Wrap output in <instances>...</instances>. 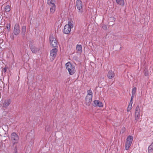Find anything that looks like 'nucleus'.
Wrapping results in <instances>:
<instances>
[{"instance_id":"1","label":"nucleus","mask_w":153,"mask_h":153,"mask_svg":"<svg viewBox=\"0 0 153 153\" xmlns=\"http://www.w3.org/2000/svg\"><path fill=\"white\" fill-rule=\"evenodd\" d=\"M66 68L68 71L70 75H73L76 72L75 67L74 65L70 62H68L65 64Z\"/></svg>"},{"instance_id":"2","label":"nucleus","mask_w":153,"mask_h":153,"mask_svg":"<svg viewBox=\"0 0 153 153\" xmlns=\"http://www.w3.org/2000/svg\"><path fill=\"white\" fill-rule=\"evenodd\" d=\"M93 97V92L91 90L87 91V95L85 98V103L86 105L89 106L92 101Z\"/></svg>"},{"instance_id":"3","label":"nucleus","mask_w":153,"mask_h":153,"mask_svg":"<svg viewBox=\"0 0 153 153\" xmlns=\"http://www.w3.org/2000/svg\"><path fill=\"white\" fill-rule=\"evenodd\" d=\"M133 140V137L131 135L128 136L126 140L125 149L128 150L131 146Z\"/></svg>"},{"instance_id":"4","label":"nucleus","mask_w":153,"mask_h":153,"mask_svg":"<svg viewBox=\"0 0 153 153\" xmlns=\"http://www.w3.org/2000/svg\"><path fill=\"white\" fill-rule=\"evenodd\" d=\"M11 139L13 145L18 143L19 139V137L15 132H13L11 135Z\"/></svg>"},{"instance_id":"5","label":"nucleus","mask_w":153,"mask_h":153,"mask_svg":"<svg viewBox=\"0 0 153 153\" xmlns=\"http://www.w3.org/2000/svg\"><path fill=\"white\" fill-rule=\"evenodd\" d=\"M57 51L58 50L56 48L53 49L51 50L50 52V58L51 61H53L55 58L56 56Z\"/></svg>"},{"instance_id":"6","label":"nucleus","mask_w":153,"mask_h":153,"mask_svg":"<svg viewBox=\"0 0 153 153\" xmlns=\"http://www.w3.org/2000/svg\"><path fill=\"white\" fill-rule=\"evenodd\" d=\"M29 47L31 51L33 53H36L40 50L39 48L36 46L35 44L32 43L31 42L29 44Z\"/></svg>"},{"instance_id":"7","label":"nucleus","mask_w":153,"mask_h":153,"mask_svg":"<svg viewBox=\"0 0 153 153\" xmlns=\"http://www.w3.org/2000/svg\"><path fill=\"white\" fill-rule=\"evenodd\" d=\"M82 4V1L80 0H77L76 1V6L77 9L79 10V12L81 13L83 12Z\"/></svg>"},{"instance_id":"8","label":"nucleus","mask_w":153,"mask_h":153,"mask_svg":"<svg viewBox=\"0 0 153 153\" xmlns=\"http://www.w3.org/2000/svg\"><path fill=\"white\" fill-rule=\"evenodd\" d=\"M50 40L51 42V44L53 47H57L58 45V42L56 40V39L53 36H50Z\"/></svg>"},{"instance_id":"9","label":"nucleus","mask_w":153,"mask_h":153,"mask_svg":"<svg viewBox=\"0 0 153 153\" xmlns=\"http://www.w3.org/2000/svg\"><path fill=\"white\" fill-rule=\"evenodd\" d=\"M20 33V28L18 23H16L14 26L13 29L14 34L16 36L18 35Z\"/></svg>"},{"instance_id":"10","label":"nucleus","mask_w":153,"mask_h":153,"mask_svg":"<svg viewBox=\"0 0 153 153\" xmlns=\"http://www.w3.org/2000/svg\"><path fill=\"white\" fill-rule=\"evenodd\" d=\"M11 102V100L10 99H7L4 100V102L3 104L2 107L5 109L10 105Z\"/></svg>"},{"instance_id":"11","label":"nucleus","mask_w":153,"mask_h":153,"mask_svg":"<svg viewBox=\"0 0 153 153\" xmlns=\"http://www.w3.org/2000/svg\"><path fill=\"white\" fill-rule=\"evenodd\" d=\"M71 28L68 25H65L63 30V32L65 34L69 33L71 31Z\"/></svg>"},{"instance_id":"12","label":"nucleus","mask_w":153,"mask_h":153,"mask_svg":"<svg viewBox=\"0 0 153 153\" xmlns=\"http://www.w3.org/2000/svg\"><path fill=\"white\" fill-rule=\"evenodd\" d=\"M94 105L95 106H98L100 107H102L103 106V104L102 102L98 100H95L94 102Z\"/></svg>"},{"instance_id":"13","label":"nucleus","mask_w":153,"mask_h":153,"mask_svg":"<svg viewBox=\"0 0 153 153\" xmlns=\"http://www.w3.org/2000/svg\"><path fill=\"white\" fill-rule=\"evenodd\" d=\"M114 76V72L112 70L109 71L107 75L109 79H112Z\"/></svg>"},{"instance_id":"14","label":"nucleus","mask_w":153,"mask_h":153,"mask_svg":"<svg viewBox=\"0 0 153 153\" xmlns=\"http://www.w3.org/2000/svg\"><path fill=\"white\" fill-rule=\"evenodd\" d=\"M76 49L77 52L79 53H81L82 51V46L81 45H77Z\"/></svg>"},{"instance_id":"15","label":"nucleus","mask_w":153,"mask_h":153,"mask_svg":"<svg viewBox=\"0 0 153 153\" xmlns=\"http://www.w3.org/2000/svg\"><path fill=\"white\" fill-rule=\"evenodd\" d=\"M50 13L52 14H53L56 11V5L50 6Z\"/></svg>"},{"instance_id":"16","label":"nucleus","mask_w":153,"mask_h":153,"mask_svg":"<svg viewBox=\"0 0 153 153\" xmlns=\"http://www.w3.org/2000/svg\"><path fill=\"white\" fill-rule=\"evenodd\" d=\"M55 0H47V4L49 6L55 5Z\"/></svg>"},{"instance_id":"17","label":"nucleus","mask_w":153,"mask_h":153,"mask_svg":"<svg viewBox=\"0 0 153 153\" xmlns=\"http://www.w3.org/2000/svg\"><path fill=\"white\" fill-rule=\"evenodd\" d=\"M148 153H152L153 151V142L148 147Z\"/></svg>"},{"instance_id":"18","label":"nucleus","mask_w":153,"mask_h":153,"mask_svg":"<svg viewBox=\"0 0 153 153\" xmlns=\"http://www.w3.org/2000/svg\"><path fill=\"white\" fill-rule=\"evenodd\" d=\"M26 32V27L25 26H23L22 28V32L21 34L23 36H24L25 32Z\"/></svg>"},{"instance_id":"19","label":"nucleus","mask_w":153,"mask_h":153,"mask_svg":"<svg viewBox=\"0 0 153 153\" xmlns=\"http://www.w3.org/2000/svg\"><path fill=\"white\" fill-rule=\"evenodd\" d=\"M117 3L120 5L123 6L124 4V0H116Z\"/></svg>"},{"instance_id":"20","label":"nucleus","mask_w":153,"mask_h":153,"mask_svg":"<svg viewBox=\"0 0 153 153\" xmlns=\"http://www.w3.org/2000/svg\"><path fill=\"white\" fill-rule=\"evenodd\" d=\"M140 114L135 113V123H137L139 119Z\"/></svg>"},{"instance_id":"21","label":"nucleus","mask_w":153,"mask_h":153,"mask_svg":"<svg viewBox=\"0 0 153 153\" xmlns=\"http://www.w3.org/2000/svg\"><path fill=\"white\" fill-rule=\"evenodd\" d=\"M140 109L139 105H137L135 108V113L140 114Z\"/></svg>"},{"instance_id":"22","label":"nucleus","mask_w":153,"mask_h":153,"mask_svg":"<svg viewBox=\"0 0 153 153\" xmlns=\"http://www.w3.org/2000/svg\"><path fill=\"white\" fill-rule=\"evenodd\" d=\"M66 25H68L71 28H73L74 27L73 21L71 20H69L68 21V24Z\"/></svg>"},{"instance_id":"23","label":"nucleus","mask_w":153,"mask_h":153,"mask_svg":"<svg viewBox=\"0 0 153 153\" xmlns=\"http://www.w3.org/2000/svg\"><path fill=\"white\" fill-rule=\"evenodd\" d=\"M4 10L6 12H8L10 10V7L9 5H7L4 7Z\"/></svg>"},{"instance_id":"24","label":"nucleus","mask_w":153,"mask_h":153,"mask_svg":"<svg viewBox=\"0 0 153 153\" xmlns=\"http://www.w3.org/2000/svg\"><path fill=\"white\" fill-rule=\"evenodd\" d=\"M136 89L137 88L136 87H134L132 89V95H134L136 91Z\"/></svg>"},{"instance_id":"25","label":"nucleus","mask_w":153,"mask_h":153,"mask_svg":"<svg viewBox=\"0 0 153 153\" xmlns=\"http://www.w3.org/2000/svg\"><path fill=\"white\" fill-rule=\"evenodd\" d=\"M132 108V105H128L127 108V111H129Z\"/></svg>"},{"instance_id":"26","label":"nucleus","mask_w":153,"mask_h":153,"mask_svg":"<svg viewBox=\"0 0 153 153\" xmlns=\"http://www.w3.org/2000/svg\"><path fill=\"white\" fill-rule=\"evenodd\" d=\"M6 28L8 30H10V24H7L6 26Z\"/></svg>"},{"instance_id":"27","label":"nucleus","mask_w":153,"mask_h":153,"mask_svg":"<svg viewBox=\"0 0 153 153\" xmlns=\"http://www.w3.org/2000/svg\"><path fill=\"white\" fill-rule=\"evenodd\" d=\"M125 130H126V128H125V127H123L121 129L122 133H124L125 132Z\"/></svg>"},{"instance_id":"28","label":"nucleus","mask_w":153,"mask_h":153,"mask_svg":"<svg viewBox=\"0 0 153 153\" xmlns=\"http://www.w3.org/2000/svg\"><path fill=\"white\" fill-rule=\"evenodd\" d=\"M102 28H103V29H106V28H107V26L106 25H103L102 26Z\"/></svg>"},{"instance_id":"29","label":"nucleus","mask_w":153,"mask_h":153,"mask_svg":"<svg viewBox=\"0 0 153 153\" xmlns=\"http://www.w3.org/2000/svg\"><path fill=\"white\" fill-rule=\"evenodd\" d=\"M133 102V101L132 100H130L129 105H132V104Z\"/></svg>"},{"instance_id":"30","label":"nucleus","mask_w":153,"mask_h":153,"mask_svg":"<svg viewBox=\"0 0 153 153\" xmlns=\"http://www.w3.org/2000/svg\"><path fill=\"white\" fill-rule=\"evenodd\" d=\"M134 95H132L131 97V100H132V101L133 100V98H134Z\"/></svg>"},{"instance_id":"31","label":"nucleus","mask_w":153,"mask_h":153,"mask_svg":"<svg viewBox=\"0 0 153 153\" xmlns=\"http://www.w3.org/2000/svg\"><path fill=\"white\" fill-rule=\"evenodd\" d=\"M15 148L16 149V151L14 153H17V147L16 146L15 147Z\"/></svg>"},{"instance_id":"32","label":"nucleus","mask_w":153,"mask_h":153,"mask_svg":"<svg viewBox=\"0 0 153 153\" xmlns=\"http://www.w3.org/2000/svg\"><path fill=\"white\" fill-rule=\"evenodd\" d=\"M145 76H147L148 75V74L147 73H146H146H145Z\"/></svg>"},{"instance_id":"33","label":"nucleus","mask_w":153,"mask_h":153,"mask_svg":"<svg viewBox=\"0 0 153 153\" xmlns=\"http://www.w3.org/2000/svg\"><path fill=\"white\" fill-rule=\"evenodd\" d=\"M11 39H12L13 40L14 39V36H13L12 37H11Z\"/></svg>"},{"instance_id":"34","label":"nucleus","mask_w":153,"mask_h":153,"mask_svg":"<svg viewBox=\"0 0 153 153\" xmlns=\"http://www.w3.org/2000/svg\"><path fill=\"white\" fill-rule=\"evenodd\" d=\"M4 72H6V68H4Z\"/></svg>"}]
</instances>
